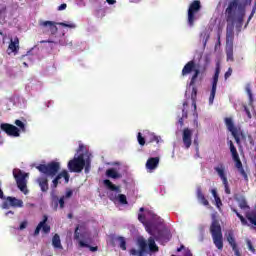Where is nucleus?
<instances>
[{"label": "nucleus", "mask_w": 256, "mask_h": 256, "mask_svg": "<svg viewBox=\"0 0 256 256\" xmlns=\"http://www.w3.org/2000/svg\"><path fill=\"white\" fill-rule=\"evenodd\" d=\"M224 19L226 26V47H233L235 39V27L238 33L243 29L245 15H247V4L241 0H230L224 4Z\"/></svg>", "instance_id": "obj_1"}, {"label": "nucleus", "mask_w": 256, "mask_h": 256, "mask_svg": "<svg viewBox=\"0 0 256 256\" xmlns=\"http://www.w3.org/2000/svg\"><path fill=\"white\" fill-rule=\"evenodd\" d=\"M36 169L45 176L38 177L36 183H38L42 193H47L49 191V179L47 177H51L52 180L51 189H57L59 187V183H61V179H64L65 183H69V179L71 176L67 170L61 171V163L51 161L47 164H40L36 166ZM59 171H61L59 173Z\"/></svg>", "instance_id": "obj_2"}, {"label": "nucleus", "mask_w": 256, "mask_h": 256, "mask_svg": "<svg viewBox=\"0 0 256 256\" xmlns=\"http://www.w3.org/2000/svg\"><path fill=\"white\" fill-rule=\"evenodd\" d=\"M210 233L212 235L213 243L219 251H223V232L221 225L217 221H213L210 226Z\"/></svg>", "instance_id": "obj_3"}, {"label": "nucleus", "mask_w": 256, "mask_h": 256, "mask_svg": "<svg viewBox=\"0 0 256 256\" xmlns=\"http://www.w3.org/2000/svg\"><path fill=\"white\" fill-rule=\"evenodd\" d=\"M201 11V0H193L188 7L187 12V23L189 27H193L195 25V21H197V14Z\"/></svg>", "instance_id": "obj_4"}, {"label": "nucleus", "mask_w": 256, "mask_h": 256, "mask_svg": "<svg viewBox=\"0 0 256 256\" xmlns=\"http://www.w3.org/2000/svg\"><path fill=\"white\" fill-rule=\"evenodd\" d=\"M70 173H81L85 169V155L79 154L68 162Z\"/></svg>", "instance_id": "obj_5"}, {"label": "nucleus", "mask_w": 256, "mask_h": 256, "mask_svg": "<svg viewBox=\"0 0 256 256\" xmlns=\"http://www.w3.org/2000/svg\"><path fill=\"white\" fill-rule=\"evenodd\" d=\"M224 121L228 131L232 133V137H234L237 145H241L240 137L241 135H243V132H241V128L235 127V124L233 123V118L231 117H226Z\"/></svg>", "instance_id": "obj_6"}, {"label": "nucleus", "mask_w": 256, "mask_h": 256, "mask_svg": "<svg viewBox=\"0 0 256 256\" xmlns=\"http://www.w3.org/2000/svg\"><path fill=\"white\" fill-rule=\"evenodd\" d=\"M86 233H80L79 232V225L76 226L75 231H74V239L75 241H78V245L79 247H86L87 249H89L92 253H95V251H99V247L97 246H91L87 243V241H83L81 239H85L86 238Z\"/></svg>", "instance_id": "obj_7"}, {"label": "nucleus", "mask_w": 256, "mask_h": 256, "mask_svg": "<svg viewBox=\"0 0 256 256\" xmlns=\"http://www.w3.org/2000/svg\"><path fill=\"white\" fill-rule=\"evenodd\" d=\"M13 176L16 180V185L18 189H20L22 193L27 194V181L25 180V178L28 177V174L23 173L21 170H18V173H15V171H13Z\"/></svg>", "instance_id": "obj_8"}, {"label": "nucleus", "mask_w": 256, "mask_h": 256, "mask_svg": "<svg viewBox=\"0 0 256 256\" xmlns=\"http://www.w3.org/2000/svg\"><path fill=\"white\" fill-rule=\"evenodd\" d=\"M220 73H221V67L219 66V64H217L215 68L213 80H212V88H211L210 97H209V105H213V101H215V95L217 93V83H219Z\"/></svg>", "instance_id": "obj_9"}, {"label": "nucleus", "mask_w": 256, "mask_h": 256, "mask_svg": "<svg viewBox=\"0 0 256 256\" xmlns=\"http://www.w3.org/2000/svg\"><path fill=\"white\" fill-rule=\"evenodd\" d=\"M1 131H4L9 137H20L21 133L17 126L9 123H2L0 125Z\"/></svg>", "instance_id": "obj_10"}, {"label": "nucleus", "mask_w": 256, "mask_h": 256, "mask_svg": "<svg viewBox=\"0 0 256 256\" xmlns=\"http://www.w3.org/2000/svg\"><path fill=\"white\" fill-rule=\"evenodd\" d=\"M14 207L15 209L23 207V200L17 199L16 197L8 196L2 203V209H9Z\"/></svg>", "instance_id": "obj_11"}, {"label": "nucleus", "mask_w": 256, "mask_h": 256, "mask_svg": "<svg viewBox=\"0 0 256 256\" xmlns=\"http://www.w3.org/2000/svg\"><path fill=\"white\" fill-rule=\"evenodd\" d=\"M214 171L220 177L224 187H229V181L227 180V174L225 173V164L219 163L214 167Z\"/></svg>", "instance_id": "obj_12"}, {"label": "nucleus", "mask_w": 256, "mask_h": 256, "mask_svg": "<svg viewBox=\"0 0 256 256\" xmlns=\"http://www.w3.org/2000/svg\"><path fill=\"white\" fill-rule=\"evenodd\" d=\"M193 131L189 128H184L182 132V141L185 149H189L193 143L192 141Z\"/></svg>", "instance_id": "obj_13"}, {"label": "nucleus", "mask_w": 256, "mask_h": 256, "mask_svg": "<svg viewBox=\"0 0 256 256\" xmlns=\"http://www.w3.org/2000/svg\"><path fill=\"white\" fill-rule=\"evenodd\" d=\"M195 61L191 60L188 63L185 64V66L182 69V77H187V75H190V73L195 72L197 68Z\"/></svg>", "instance_id": "obj_14"}, {"label": "nucleus", "mask_w": 256, "mask_h": 256, "mask_svg": "<svg viewBox=\"0 0 256 256\" xmlns=\"http://www.w3.org/2000/svg\"><path fill=\"white\" fill-rule=\"evenodd\" d=\"M159 167V157H151L146 162V169L153 171Z\"/></svg>", "instance_id": "obj_15"}, {"label": "nucleus", "mask_w": 256, "mask_h": 256, "mask_svg": "<svg viewBox=\"0 0 256 256\" xmlns=\"http://www.w3.org/2000/svg\"><path fill=\"white\" fill-rule=\"evenodd\" d=\"M52 205L54 206V209H57V207H60V209L65 208V196H62L59 198V196H53L52 197Z\"/></svg>", "instance_id": "obj_16"}, {"label": "nucleus", "mask_w": 256, "mask_h": 256, "mask_svg": "<svg viewBox=\"0 0 256 256\" xmlns=\"http://www.w3.org/2000/svg\"><path fill=\"white\" fill-rule=\"evenodd\" d=\"M103 185L109 191H115V193H121V187L113 184V182H111V180H109V179L103 180Z\"/></svg>", "instance_id": "obj_17"}, {"label": "nucleus", "mask_w": 256, "mask_h": 256, "mask_svg": "<svg viewBox=\"0 0 256 256\" xmlns=\"http://www.w3.org/2000/svg\"><path fill=\"white\" fill-rule=\"evenodd\" d=\"M196 195L199 203L204 205V207H209V200H207L205 194H203V190H201V187L197 188Z\"/></svg>", "instance_id": "obj_18"}, {"label": "nucleus", "mask_w": 256, "mask_h": 256, "mask_svg": "<svg viewBox=\"0 0 256 256\" xmlns=\"http://www.w3.org/2000/svg\"><path fill=\"white\" fill-rule=\"evenodd\" d=\"M40 25L42 27H49L50 33L52 35H55L57 33V31H59V28H57V23H55L53 21H43L42 23H40Z\"/></svg>", "instance_id": "obj_19"}, {"label": "nucleus", "mask_w": 256, "mask_h": 256, "mask_svg": "<svg viewBox=\"0 0 256 256\" xmlns=\"http://www.w3.org/2000/svg\"><path fill=\"white\" fill-rule=\"evenodd\" d=\"M156 241H170L171 240V232L160 230L158 235L155 236Z\"/></svg>", "instance_id": "obj_20"}, {"label": "nucleus", "mask_w": 256, "mask_h": 256, "mask_svg": "<svg viewBox=\"0 0 256 256\" xmlns=\"http://www.w3.org/2000/svg\"><path fill=\"white\" fill-rule=\"evenodd\" d=\"M225 235L229 245L232 249H235V247H237V242L235 241V234L233 233V230H229Z\"/></svg>", "instance_id": "obj_21"}, {"label": "nucleus", "mask_w": 256, "mask_h": 256, "mask_svg": "<svg viewBox=\"0 0 256 256\" xmlns=\"http://www.w3.org/2000/svg\"><path fill=\"white\" fill-rule=\"evenodd\" d=\"M106 176L109 177L110 179H121V177H123V175H121V173L117 172V170H115V168H110V169L106 170Z\"/></svg>", "instance_id": "obj_22"}, {"label": "nucleus", "mask_w": 256, "mask_h": 256, "mask_svg": "<svg viewBox=\"0 0 256 256\" xmlns=\"http://www.w3.org/2000/svg\"><path fill=\"white\" fill-rule=\"evenodd\" d=\"M155 241H157L153 237L148 238V247H149V251H151V253H157L159 251V246H157V244L155 243Z\"/></svg>", "instance_id": "obj_23"}, {"label": "nucleus", "mask_w": 256, "mask_h": 256, "mask_svg": "<svg viewBox=\"0 0 256 256\" xmlns=\"http://www.w3.org/2000/svg\"><path fill=\"white\" fill-rule=\"evenodd\" d=\"M187 107H189V102L184 101L183 109H182V117L178 120V123H180L181 127H183V125H184L183 119H187V117H188Z\"/></svg>", "instance_id": "obj_24"}, {"label": "nucleus", "mask_w": 256, "mask_h": 256, "mask_svg": "<svg viewBox=\"0 0 256 256\" xmlns=\"http://www.w3.org/2000/svg\"><path fill=\"white\" fill-rule=\"evenodd\" d=\"M47 221H49V217L47 215H44L42 221H40V223H43L41 229L46 235L51 233V226L47 224Z\"/></svg>", "instance_id": "obj_25"}, {"label": "nucleus", "mask_w": 256, "mask_h": 256, "mask_svg": "<svg viewBox=\"0 0 256 256\" xmlns=\"http://www.w3.org/2000/svg\"><path fill=\"white\" fill-rule=\"evenodd\" d=\"M8 49H10V51H12V53L19 51V38L18 37H15L14 40L13 39L10 40Z\"/></svg>", "instance_id": "obj_26"}, {"label": "nucleus", "mask_w": 256, "mask_h": 256, "mask_svg": "<svg viewBox=\"0 0 256 256\" xmlns=\"http://www.w3.org/2000/svg\"><path fill=\"white\" fill-rule=\"evenodd\" d=\"M52 245L55 249H63V245H61V237L59 234H55L52 238Z\"/></svg>", "instance_id": "obj_27"}, {"label": "nucleus", "mask_w": 256, "mask_h": 256, "mask_svg": "<svg viewBox=\"0 0 256 256\" xmlns=\"http://www.w3.org/2000/svg\"><path fill=\"white\" fill-rule=\"evenodd\" d=\"M116 241H118L119 247L122 251H127V240H125V237L118 236L116 237Z\"/></svg>", "instance_id": "obj_28"}, {"label": "nucleus", "mask_w": 256, "mask_h": 256, "mask_svg": "<svg viewBox=\"0 0 256 256\" xmlns=\"http://www.w3.org/2000/svg\"><path fill=\"white\" fill-rule=\"evenodd\" d=\"M228 145L230 147V153L232 155V159L239 157V153L237 152V148L235 147V144H233V141L229 140Z\"/></svg>", "instance_id": "obj_29"}, {"label": "nucleus", "mask_w": 256, "mask_h": 256, "mask_svg": "<svg viewBox=\"0 0 256 256\" xmlns=\"http://www.w3.org/2000/svg\"><path fill=\"white\" fill-rule=\"evenodd\" d=\"M191 99L194 111H197V87L195 86L192 88Z\"/></svg>", "instance_id": "obj_30"}, {"label": "nucleus", "mask_w": 256, "mask_h": 256, "mask_svg": "<svg viewBox=\"0 0 256 256\" xmlns=\"http://www.w3.org/2000/svg\"><path fill=\"white\" fill-rule=\"evenodd\" d=\"M160 141H161V137L155 135V133H150L148 138H147V143H157V144H159Z\"/></svg>", "instance_id": "obj_31"}, {"label": "nucleus", "mask_w": 256, "mask_h": 256, "mask_svg": "<svg viewBox=\"0 0 256 256\" xmlns=\"http://www.w3.org/2000/svg\"><path fill=\"white\" fill-rule=\"evenodd\" d=\"M231 209H232L233 213L236 214V216L238 217V219H240L242 225H247V226L249 227V222H247V219H245V217H243V215H241V214L239 213V211H237V209H235V208H231Z\"/></svg>", "instance_id": "obj_32"}, {"label": "nucleus", "mask_w": 256, "mask_h": 256, "mask_svg": "<svg viewBox=\"0 0 256 256\" xmlns=\"http://www.w3.org/2000/svg\"><path fill=\"white\" fill-rule=\"evenodd\" d=\"M200 74H201V70L199 69L194 70V74L192 75L190 80V87H193V85L197 83V77H199Z\"/></svg>", "instance_id": "obj_33"}, {"label": "nucleus", "mask_w": 256, "mask_h": 256, "mask_svg": "<svg viewBox=\"0 0 256 256\" xmlns=\"http://www.w3.org/2000/svg\"><path fill=\"white\" fill-rule=\"evenodd\" d=\"M227 61H235L233 58V46H226Z\"/></svg>", "instance_id": "obj_34"}, {"label": "nucleus", "mask_w": 256, "mask_h": 256, "mask_svg": "<svg viewBox=\"0 0 256 256\" xmlns=\"http://www.w3.org/2000/svg\"><path fill=\"white\" fill-rule=\"evenodd\" d=\"M14 125L19 127V131H22L23 133L27 131V128H25V123H23L21 120H15Z\"/></svg>", "instance_id": "obj_35"}, {"label": "nucleus", "mask_w": 256, "mask_h": 256, "mask_svg": "<svg viewBox=\"0 0 256 256\" xmlns=\"http://www.w3.org/2000/svg\"><path fill=\"white\" fill-rule=\"evenodd\" d=\"M117 199L119 201V203H121V205H127V196L125 194H119L117 196Z\"/></svg>", "instance_id": "obj_36"}, {"label": "nucleus", "mask_w": 256, "mask_h": 256, "mask_svg": "<svg viewBox=\"0 0 256 256\" xmlns=\"http://www.w3.org/2000/svg\"><path fill=\"white\" fill-rule=\"evenodd\" d=\"M57 25H60L61 27H68V29H75L77 25L75 23H65V22H59Z\"/></svg>", "instance_id": "obj_37"}, {"label": "nucleus", "mask_w": 256, "mask_h": 256, "mask_svg": "<svg viewBox=\"0 0 256 256\" xmlns=\"http://www.w3.org/2000/svg\"><path fill=\"white\" fill-rule=\"evenodd\" d=\"M236 201L239 202V207L240 209H247V200H245V198H241L240 200L239 199H236Z\"/></svg>", "instance_id": "obj_38"}, {"label": "nucleus", "mask_w": 256, "mask_h": 256, "mask_svg": "<svg viewBox=\"0 0 256 256\" xmlns=\"http://www.w3.org/2000/svg\"><path fill=\"white\" fill-rule=\"evenodd\" d=\"M137 141L139 145H141V147L145 146V137H143V134H141V132L137 134Z\"/></svg>", "instance_id": "obj_39"}, {"label": "nucleus", "mask_w": 256, "mask_h": 256, "mask_svg": "<svg viewBox=\"0 0 256 256\" xmlns=\"http://www.w3.org/2000/svg\"><path fill=\"white\" fill-rule=\"evenodd\" d=\"M233 161L235 162V167L236 169H242L243 168V163L241 162V158L236 157V158H233Z\"/></svg>", "instance_id": "obj_40"}, {"label": "nucleus", "mask_w": 256, "mask_h": 256, "mask_svg": "<svg viewBox=\"0 0 256 256\" xmlns=\"http://www.w3.org/2000/svg\"><path fill=\"white\" fill-rule=\"evenodd\" d=\"M255 13H256V8L254 7V8L252 9V11H251L249 17H248V20H247L245 26H244L245 29H247V26L249 25V23H250L251 20L253 19Z\"/></svg>", "instance_id": "obj_41"}, {"label": "nucleus", "mask_w": 256, "mask_h": 256, "mask_svg": "<svg viewBox=\"0 0 256 256\" xmlns=\"http://www.w3.org/2000/svg\"><path fill=\"white\" fill-rule=\"evenodd\" d=\"M144 225L147 233H149V235H153V226L151 225V223L146 222Z\"/></svg>", "instance_id": "obj_42"}, {"label": "nucleus", "mask_w": 256, "mask_h": 256, "mask_svg": "<svg viewBox=\"0 0 256 256\" xmlns=\"http://www.w3.org/2000/svg\"><path fill=\"white\" fill-rule=\"evenodd\" d=\"M43 223L44 222H39V224L37 225L35 231H34V236L37 237V235H39V233H41V228L43 227Z\"/></svg>", "instance_id": "obj_43"}, {"label": "nucleus", "mask_w": 256, "mask_h": 256, "mask_svg": "<svg viewBox=\"0 0 256 256\" xmlns=\"http://www.w3.org/2000/svg\"><path fill=\"white\" fill-rule=\"evenodd\" d=\"M214 199H215L216 207L218 209H221V206L223 205V202L221 201V198L218 196V197H216Z\"/></svg>", "instance_id": "obj_44"}, {"label": "nucleus", "mask_w": 256, "mask_h": 256, "mask_svg": "<svg viewBox=\"0 0 256 256\" xmlns=\"http://www.w3.org/2000/svg\"><path fill=\"white\" fill-rule=\"evenodd\" d=\"M117 195L113 192L108 193V199H110V201H117Z\"/></svg>", "instance_id": "obj_45"}, {"label": "nucleus", "mask_w": 256, "mask_h": 256, "mask_svg": "<svg viewBox=\"0 0 256 256\" xmlns=\"http://www.w3.org/2000/svg\"><path fill=\"white\" fill-rule=\"evenodd\" d=\"M28 222L27 220L20 223L19 230L23 231V229H27Z\"/></svg>", "instance_id": "obj_46"}, {"label": "nucleus", "mask_w": 256, "mask_h": 256, "mask_svg": "<svg viewBox=\"0 0 256 256\" xmlns=\"http://www.w3.org/2000/svg\"><path fill=\"white\" fill-rule=\"evenodd\" d=\"M247 246L249 251H251L252 253H255V247H253V243H251V240L247 241Z\"/></svg>", "instance_id": "obj_47"}, {"label": "nucleus", "mask_w": 256, "mask_h": 256, "mask_svg": "<svg viewBox=\"0 0 256 256\" xmlns=\"http://www.w3.org/2000/svg\"><path fill=\"white\" fill-rule=\"evenodd\" d=\"M138 220L140 221V223H143V225H145L147 223L145 221V215H143V214H138Z\"/></svg>", "instance_id": "obj_48"}, {"label": "nucleus", "mask_w": 256, "mask_h": 256, "mask_svg": "<svg viewBox=\"0 0 256 256\" xmlns=\"http://www.w3.org/2000/svg\"><path fill=\"white\" fill-rule=\"evenodd\" d=\"M63 197L64 199H70V197H73V190H68Z\"/></svg>", "instance_id": "obj_49"}, {"label": "nucleus", "mask_w": 256, "mask_h": 256, "mask_svg": "<svg viewBox=\"0 0 256 256\" xmlns=\"http://www.w3.org/2000/svg\"><path fill=\"white\" fill-rule=\"evenodd\" d=\"M232 74H233V69L232 68H228L227 72L224 74V78L227 79Z\"/></svg>", "instance_id": "obj_50"}, {"label": "nucleus", "mask_w": 256, "mask_h": 256, "mask_svg": "<svg viewBox=\"0 0 256 256\" xmlns=\"http://www.w3.org/2000/svg\"><path fill=\"white\" fill-rule=\"evenodd\" d=\"M244 111H245L248 119H251V111L249 110V108L247 106H244Z\"/></svg>", "instance_id": "obj_51"}, {"label": "nucleus", "mask_w": 256, "mask_h": 256, "mask_svg": "<svg viewBox=\"0 0 256 256\" xmlns=\"http://www.w3.org/2000/svg\"><path fill=\"white\" fill-rule=\"evenodd\" d=\"M238 170L241 173V175H243V177L247 179V172H245V169L242 167V168H239Z\"/></svg>", "instance_id": "obj_52"}, {"label": "nucleus", "mask_w": 256, "mask_h": 256, "mask_svg": "<svg viewBox=\"0 0 256 256\" xmlns=\"http://www.w3.org/2000/svg\"><path fill=\"white\" fill-rule=\"evenodd\" d=\"M232 250L234 251V254L236 256H241V252L239 251V248L237 246H235V248H232Z\"/></svg>", "instance_id": "obj_53"}, {"label": "nucleus", "mask_w": 256, "mask_h": 256, "mask_svg": "<svg viewBox=\"0 0 256 256\" xmlns=\"http://www.w3.org/2000/svg\"><path fill=\"white\" fill-rule=\"evenodd\" d=\"M67 9V4L63 3L58 7V11H65Z\"/></svg>", "instance_id": "obj_54"}, {"label": "nucleus", "mask_w": 256, "mask_h": 256, "mask_svg": "<svg viewBox=\"0 0 256 256\" xmlns=\"http://www.w3.org/2000/svg\"><path fill=\"white\" fill-rule=\"evenodd\" d=\"M224 189H225L226 195H231V188H229V186H225Z\"/></svg>", "instance_id": "obj_55"}, {"label": "nucleus", "mask_w": 256, "mask_h": 256, "mask_svg": "<svg viewBox=\"0 0 256 256\" xmlns=\"http://www.w3.org/2000/svg\"><path fill=\"white\" fill-rule=\"evenodd\" d=\"M211 193H212L214 199H216L217 197H219V195L217 194V190L212 189V190H211Z\"/></svg>", "instance_id": "obj_56"}, {"label": "nucleus", "mask_w": 256, "mask_h": 256, "mask_svg": "<svg viewBox=\"0 0 256 256\" xmlns=\"http://www.w3.org/2000/svg\"><path fill=\"white\" fill-rule=\"evenodd\" d=\"M2 182L0 181V199H5V196L3 194V189H1Z\"/></svg>", "instance_id": "obj_57"}, {"label": "nucleus", "mask_w": 256, "mask_h": 256, "mask_svg": "<svg viewBox=\"0 0 256 256\" xmlns=\"http://www.w3.org/2000/svg\"><path fill=\"white\" fill-rule=\"evenodd\" d=\"M106 2L108 3V5H115V3H117V0H106Z\"/></svg>", "instance_id": "obj_58"}, {"label": "nucleus", "mask_w": 256, "mask_h": 256, "mask_svg": "<svg viewBox=\"0 0 256 256\" xmlns=\"http://www.w3.org/2000/svg\"><path fill=\"white\" fill-rule=\"evenodd\" d=\"M183 249H185V246L181 245L179 248H177V252L181 253V251H183Z\"/></svg>", "instance_id": "obj_59"}, {"label": "nucleus", "mask_w": 256, "mask_h": 256, "mask_svg": "<svg viewBox=\"0 0 256 256\" xmlns=\"http://www.w3.org/2000/svg\"><path fill=\"white\" fill-rule=\"evenodd\" d=\"M90 165L89 164H87L86 166H85V173H87L88 171H89V169H90Z\"/></svg>", "instance_id": "obj_60"}, {"label": "nucleus", "mask_w": 256, "mask_h": 256, "mask_svg": "<svg viewBox=\"0 0 256 256\" xmlns=\"http://www.w3.org/2000/svg\"><path fill=\"white\" fill-rule=\"evenodd\" d=\"M172 256H175V255H172ZM184 256H193V254L191 253V251H188Z\"/></svg>", "instance_id": "obj_61"}, {"label": "nucleus", "mask_w": 256, "mask_h": 256, "mask_svg": "<svg viewBox=\"0 0 256 256\" xmlns=\"http://www.w3.org/2000/svg\"><path fill=\"white\" fill-rule=\"evenodd\" d=\"M68 219H73V214H68Z\"/></svg>", "instance_id": "obj_62"}, {"label": "nucleus", "mask_w": 256, "mask_h": 256, "mask_svg": "<svg viewBox=\"0 0 256 256\" xmlns=\"http://www.w3.org/2000/svg\"><path fill=\"white\" fill-rule=\"evenodd\" d=\"M139 211H140L141 213H143V211H145V208L141 207V208L139 209Z\"/></svg>", "instance_id": "obj_63"}, {"label": "nucleus", "mask_w": 256, "mask_h": 256, "mask_svg": "<svg viewBox=\"0 0 256 256\" xmlns=\"http://www.w3.org/2000/svg\"><path fill=\"white\" fill-rule=\"evenodd\" d=\"M153 219H161V218L157 217V215H154Z\"/></svg>", "instance_id": "obj_64"}]
</instances>
